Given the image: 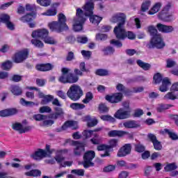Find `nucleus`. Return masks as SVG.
I'll return each instance as SVG.
<instances>
[{
  "label": "nucleus",
  "mask_w": 178,
  "mask_h": 178,
  "mask_svg": "<svg viewBox=\"0 0 178 178\" xmlns=\"http://www.w3.org/2000/svg\"><path fill=\"white\" fill-rule=\"evenodd\" d=\"M62 75L59 77L58 81L63 84H74L79 81V76L72 73V70L67 67L61 69Z\"/></svg>",
  "instance_id": "nucleus-1"
},
{
  "label": "nucleus",
  "mask_w": 178,
  "mask_h": 178,
  "mask_svg": "<svg viewBox=\"0 0 178 178\" xmlns=\"http://www.w3.org/2000/svg\"><path fill=\"white\" fill-rule=\"evenodd\" d=\"M58 22H52L49 24V27L51 31L62 33L64 30H69V26L66 24V16L63 13L58 14Z\"/></svg>",
  "instance_id": "nucleus-2"
},
{
  "label": "nucleus",
  "mask_w": 178,
  "mask_h": 178,
  "mask_svg": "<svg viewBox=\"0 0 178 178\" xmlns=\"http://www.w3.org/2000/svg\"><path fill=\"white\" fill-rule=\"evenodd\" d=\"M83 89L79 85H72L67 92V95L72 101H79L83 97Z\"/></svg>",
  "instance_id": "nucleus-3"
},
{
  "label": "nucleus",
  "mask_w": 178,
  "mask_h": 178,
  "mask_svg": "<svg viewBox=\"0 0 178 178\" xmlns=\"http://www.w3.org/2000/svg\"><path fill=\"white\" fill-rule=\"evenodd\" d=\"M165 45L166 44H165V42H163L162 36L159 34L152 37L146 47L149 49H152L154 48H157V49H162L163 48H165Z\"/></svg>",
  "instance_id": "nucleus-4"
},
{
  "label": "nucleus",
  "mask_w": 178,
  "mask_h": 178,
  "mask_svg": "<svg viewBox=\"0 0 178 178\" xmlns=\"http://www.w3.org/2000/svg\"><path fill=\"white\" fill-rule=\"evenodd\" d=\"M94 158H95V152L90 150L86 152L83 155V168L87 169L94 166V163L92 162Z\"/></svg>",
  "instance_id": "nucleus-5"
},
{
  "label": "nucleus",
  "mask_w": 178,
  "mask_h": 178,
  "mask_svg": "<svg viewBox=\"0 0 178 178\" xmlns=\"http://www.w3.org/2000/svg\"><path fill=\"white\" fill-rule=\"evenodd\" d=\"M126 14L118 13L114 14L110 19L111 23H118L117 26H124L126 24Z\"/></svg>",
  "instance_id": "nucleus-6"
},
{
  "label": "nucleus",
  "mask_w": 178,
  "mask_h": 178,
  "mask_svg": "<svg viewBox=\"0 0 178 178\" xmlns=\"http://www.w3.org/2000/svg\"><path fill=\"white\" fill-rule=\"evenodd\" d=\"M113 31L118 40H126L127 38V32H126L124 25H117L115 26Z\"/></svg>",
  "instance_id": "nucleus-7"
},
{
  "label": "nucleus",
  "mask_w": 178,
  "mask_h": 178,
  "mask_svg": "<svg viewBox=\"0 0 178 178\" xmlns=\"http://www.w3.org/2000/svg\"><path fill=\"white\" fill-rule=\"evenodd\" d=\"M131 112V110H126L123 108H120L114 114V118H115V119H119L120 120L129 119V118H130Z\"/></svg>",
  "instance_id": "nucleus-8"
},
{
  "label": "nucleus",
  "mask_w": 178,
  "mask_h": 178,
  "mask_svg": "<svg viewBox=\"0 0 178 178\" xmlns=\"http://www.w3.org/2000/svg\"><path fill=\"white\" fill-rule=\"evenodd\" d=\"M29 57V50L24 49L15 54L13 60L15 63H22Z\"/></svg>",
  "instance_id": "nucleus-9"
},
{
  "label": "nucleus",
  "mask_w": 178,
  "mask_h": 178,
  "mask_svg": "<svg viewBox=\"0 0 178 178\" xmlns=\"http://www.w3.org/2000/svg\"><path fill=\"white\" fill-rule=\"evenodd\" d=\"M31 156L35 161H41V159L44 158H49V154H48L47 151L42 149H38V150L35 151L34 153L31 155Z\"/></svg>",
  "instance_id": "nucleus-10"
},
{
  "label": "nucleus",
  "mask_w": 178,
  "mask_h": 178,
  "mask_svg": "<svg viewBox=\"0 0 178 178\" xmlns=\"http://www.w3.org/2000/svg\"><path fill=\"white\" fill-rule=\"evenodd\" d=\"M48 34H49V32L45 29H38L32 32L31 37L33 38H41V40H44L46 37H48Z\"/></svg>",
  "instance_id": "nucleus-11"
},
{
  "label": "nucleus",
  "mask_w": 178,
  "mask_h": 178,
  "mask_svg": "<svg viewBox=\"0 0 178 178\" xmlns=\"http://www.w3.org/2000/svg\"><path fill=\"white\" fill-rule=\"evenodd\" d=\"M123 94L122 92H117L112 95H106V99L111 104H118L122 101Z\"/></svg>",
  "instance_id": "nucleus-12"
},
{
  "label": "nucleus",
  "mask_w": 178,
  "mask_h": 178,
  "mask_svg": "<svg viewBox=\"0 0 178 178\" xmlns=\"http://www.w3.org/2000/svg\"><path fill=\"white\" fill-rule=\"evenodd\" d=\"M130 152H131V145L125 144L124 146L120 147L117 155L120 158H123V156H127V155L130 154Z\"/></svg>",
  "instance_id": "nucleus-13"
},
{
  "label": "nucleus",
  "mask_w": 178,
  "mask_h": 178,
  "mask_svg": "<svg viewBox=\"0 0 178 178\" xmlns=\"http://www.w3.org/2000/svg\"><path fill=\"white\" fill-rule=\"evenodd\" d=\"M72 144L75 147L74 149V155L79 156V155H81L84 152V143H80L79 141H73Z\"/></svg>",
  "instance_id": "nucleus-14"
},
{
  "label": "nucleus",
  "mask_w": 178,
  "mask_h": 178,
  "mask_svg": "<svg viewBox=\"0 0 178 178\" xmlns=\"http://www.w3.org/2000/svg\"><path fill=\"white\" fill-rule=\"evenodd\" d=\"M156 27L161 33H164L165 34H169L175 31V28L172 26L163 25L162 24H157Z\"/></svg>",
  "instance_id": "nucleus-15"
},
{
  "label": "nucleus",
  "mask_w": 178,
  "mask_h": 178,
  "mask_svg": "<svg viewBox=\"0 0 178 178\" xmlns=\"http://www.w3.org/2000/svg\"><path fill=\"white\" fill-rule=\"evenodd\" d=\"M13 129L14 130H17V131H19L20 134H23V133H27V131H30V130H31V127H23L22 124L16 123L13 126Z\"/></svg>",
  "instance_id": "nucleus-16"
},
{
  "label": "nucleus",
  "mask_w": 178,
  "mask_h": 178,
  "mask_svg": "<svg viewBox=\"0 0 178 178\" xmlns=\"http://www.w3.org/2000/svg\"><path fill=\"white\" fill-rule=\"evenodd\" d=\"M172 86V83H170V81H169V79L164 78L162 80V84L160 86L159 90L161 92H166L168 90H169V86Z\"/></svg>",
  "instance_id": "nucleus-17"
},
{
  "label": "nucleus",
  "mask_w": 178,
  "mask_h": 178,
  "mask_svg": "<svg viewBox=\"0 0 178 178\" xmlns=\"http://www.w3.org/2000/svg\"><path fill=\"white\" fill-rule=\"evenodd\" d=\"M36 69L39 72H48L54 69V65H51L50 63L47 64H38L36 65Z\"/></svg>",
  "instance_id": "nucleus-18"
},
{
  "label": "nucleus",
  "mask_w": 178,
  "mask_h": 178,
  "mask_svg": "<svg viewBox=\"0 0 178 178\" xmlns=\"http://www.w3.org/2000/svg\"><path fill=\"white\" fill-rule=\"evenodd\" d=\"M123 126L126 129H137L140 127V123L135 120H128L123 123Z\"/></svg>",
  "instance_id": "nucleus-19"
},
{
  "label": "nucleus",
  "mask_w": 178,
  "mask_h": 178,
  "mask_svg": "<svg viewBox=\"0 0 178 178\" xmlns=\"http://www.w3.org/2000/svg\"><path fill=\"white\" fill-rule=\"evenodd\" d=\"M67 127H70L72 130H76L78 129L79 126L77 125V122L76 121H67L65 124L62 126V130H66Z\"/></svg>",
  "instance_id": "nucleus-20"
},
{
  "label": "nucleus",
  "mask_w": 178,
  "mask_h": 178,
  "mask_svg": "<svg viewBox=\"0 0 178 178\" xmlns=\"http://www.w3.org/2000/svg\"><path fill=\"white\" fill-rule=\"evenodd\" d=\"M64 152H67V150L64 149V150H58L56 152V156L54 157L55 161L57 162V163H63V161H65V157L62 155Z\"/></svg>",
  "instance_id": "nucleus-21"
},
{
  "label": "nucleus",
  "mask_w": 178,
  "mask_h": 178,
  "mask_svg": "<svg viewBox=\"0 0 178 178\" xmlns=\"http://www.w3.org/2000/svg\"><path fill=\"white\" fill-rule=\"evenodd\" d=\"M10 92L13 95H16L17 97H19V95H22L23 94V89L20 88L19 86L13 85L10 88Z\"/></svg>",
  "instance_id": "nucleus-22"
},
{
  "label": "nucleus",
  "mask_w": 178,
  "mask_h": 178,
  "mask_svg": "<svg viewBox=\"0 0 178 178\" xmlns=\"http://www.w3.org/2000/svg\"><path fill=\"white\" fill-rule=\"evenodd\" d=\"M83 121L88 122V127H94L98 124V120H97L95 118L91 119V117L89 115L85 116L83 118Z\"/></svg>",
  "instance_id": "nucleus-23"
},
{
  "label": "nucleus",
  "mask_w": 178,
  "mask_h": 178,
  "mask_svg": "<svg viewBox=\"0 0 178 178\" xmlns=\"http://www.w3.org/2000/svg\"><path fill=\"white\" fill-rule=\"evenodd\" d=\"M124 134H126V131L118 130L110 131L108 134L109 137H122Z\"/></svg>",
  "instance_id": "nucleus-24"
},
{
  "label": "nucleus",
  "mask_w": 178,
  "mask_h": 178,
  "mask_svg": "<svg viewBox=\"0 0 178 178\" xmlns=\"http://www.w3.org/2000/svg\"><path fill=\"white\" fill-rule=\"evenodd\" d=\"M136 63L137 65L141 67V69H143V70H149V69H151V64L148 63H144L143 60H136Z\"/></svg>",
  "instance_id": "nucleus-25"
},
{
  "label": "nucleus",
  "mask_w": 178,
  "mask_h": 178,
  "mask_svg": "<svg viewBox=\"0 0 178 178\" xmlns=\"http://www.w3.org/2000/svg\"><path fill=\"white\" fill-rule=\"evenodd\" d=\"M19 103L23 106H30L31 108H33V106H38V103H34V102H27L26 99H24V98H21Z\"/></svg>",
  "instance_id": "nucleus-26"
},
{
  "label": "nucleus",
  "mask_w": 178,
  "mask_h": 178,
  "mask_svg": "<svg viewBox=\"0 0 178 178\" xmlns=\"http://www.w3.org/2000/svg\"><path fill=\"white\" fill-rule=\"evenodd\" d=\"M162 6V3H156L153 7L149 10V15H155V13H158L159 12V9Z\"/></svg>",
  "instance_id": "nucleus-27"
},
{
  "label": "nucleus",
  "mask_w": 178,
  "mask_h": 178,
  "mask_svg": "<svg viewBox=\"0 0 178 178\" xmlns=\"http://www.w3.org/2000/svg\"><path fill=\"white\" fill-rule=\"evenodd\" d=\"M102 51L104 53V55L108 56V55H113L115 54V48L108 46L102 49Z\"/></svg>",
  "instance_id": "nucleus-28"
},
{
  "label": "nucleus",
  "mask_w": 178,
  "mask_h": 178,
  "mask_svg": "<svg viewBox=\"0 0 178 178\" xmlns=\"http://www.w3.org/2000/svg\"><path fill=\"white\" fill-rule=\"evenodd\" d=\"M25 175L33 177H38V176H41V170H32L31 171L25 172Z\"/></svg>",
  "instance_id": "nucleus-29"
},
{
  "label": "nucleus",
  "mask_w": 178,
  "mask_h": 178,
  "mask_svg": "<svg viewBox=\"0 0 178 178\" xmlns=\"http://www.w3.org/2000/svg\"><path fill=\"white\" fill-rule=\"evenodd\" d=\"M19 20L22 22V23H30V22L33 21V14H26V15L20 17Z\"/></svg>",
  "instance_id": "nucleus-30"
},
{
  "label": "nucleus",
  "mask_w": 178,
  "mask_h": 178,
  "mask_svg": "<svg viewBox=\"0 0 178 178\" xmlns=\"http://www.w3.org/2000/svg\"><path fill=\"white\" fill-rule=\"evenodd\" d=\"M176 169H177V165H176V163H168L164 167V170L165 172H172V170H176Z\"/></svg>",
  "instance_id": "nucleus-31"
},
{
  "label": "nucleus",
  "mask_w": 178,
  "mask_h": 178,
  "mask_svg": "<svg viewBox=\"0 0 178 178\" xmlns=\"http://www.w3.org/2000/svg\"><path fill=\"white\" fill-rule=\"evenodd\" d=\"M70 106L74 111H79L80 109H84V108H86V105L80 103H72Z\"/></svg>",
  "instance_id": "nucleus-32"
},
{
  "label": "nucleus",
  "mask_w": 178,
  "mask_h": 178,
  "mask_svg": "<svg viewBox=\"0 0 178 178\" xmlns=\"http://www.w3.org/2000/svg\"><path fill=\"white\" fill-rule=\"evenodd\" d=\"M163 99L165 101H169L170 99L171 101H175V99H177V96L175 95L174 92H169L165 96L163 97Z\"/></svg>",
  "instance_id": "nucleus-33"
},
{
  "label": "nucleus",
  "mask_w": 178,
  "mask_h": 178,
  "mask_svg": "<svg viewBox=\"0 0 178 178\" xmlns=\"http://www.w3.org/2000/svg\"><path fill=\"white\" fill-rule=\"evenodd\" d=\"M116 90H118V91H119L120 92H124L126 95H129V94L127 93L130 92V90H129V89H126V87L122 83H118L116 86Z\"/></svg>",
  "instance_id": "nucleus-34"
},
{
  "label": "nucleus",
  "mask_w": 178,
  "mask_h": 178,
  "mask_svg": "<svg viewBox=\"0 0 178 178\" xmlns=\"http://www.w3.org/2000/svg\"><path fill=\"white\" fill-rule=\"evenodd\" d=\"M147 32L150 34L152 37H155V35H159L158 30L154 26H149L147 27Z\"/></svg>",
  "instance_id": "nucleus-35"
},
{
  "label": "nucleus",
  "mask_w": 178,
  "mask_h": 178,
  "mask_svg": "<svg viewBox=\"0 0 178 178\" xmlns=\"http://www.w3.org/2000/svg\"><path fill=\"white\" fill-rule=\"evenodd\" d=\"M57 13L58 11L56 10V8H51L43 13L42 15L43 16H56Z\"/></svg>",
  "instance_id": "nucleus-36"
},
{
  "label": "nucleus",
  "mask_w": 178,
  "mask_h": 178,
  "mask_svg": "<svg viewBox=\"0 0 178 178\" xmlns=\"http://www.w3.org/2000/svg\"><path fill=\"white\" fill-rule=\"evenodd\" d=\"M100 119L104 122H111V123H115V122H116V119H115V118L108 115L100 116Z\"/></svg>",
  "instance_id": "nucleus-37"
},
{
  "label": "nucleus",
  "mask_w": 178,
  "mask_h": 178,
  "mask_svg": "<svg viewBox=\"0 0 178 178\" xmlns=\"http://www.w3.org/2000/svg\"><path fill=\"white\" fill-rule=\"evenodd\" d=\"M31 44L34 45V47H36V48H44V43L40 40L33 39Z\"/></svg>",
  "instance_id": "nucleus-38"
},
{
  "label": "nucleus",
  "mask_w": 178,
  "mask_h": 178,
  "mask_svg": "<svg viewBox=\"0 0 178 178\" xmlns=\"http://www.w3.org/2000/svg\"><path fill=\"white\" fill-rule=\"evenodd\" d=\"M76 42L79 44H87L88 42V38L84 35H80L76 38Z\"/></svg>",
  "instance_id": "nucleus-39"
},
{
  "label": "nucleus",
  "mask_w": 178,
  "mask_h": 178,
  "mask_svg": "<svg viewBox=\"0 0 178 178\" xmlns=\"http://www.w3.org/2000/svg\"><path fill=\"white\" fill-rule=\"evenodd\" d=\"M3 70H10L12 69V62L7 60L1 64Z\"/></svg>",
  "instance_id": "nucleus-40"
},
{
  "label": "nucleus",
  "mask_w": 178,
  "mask_h": 178,
  "mask_svg": "<svg viewBox=\"0 0 178 178\" xmlns=\"http://www.w3.org/2000/svg\"><path fill=\"white\" fill-rule=\"evenodd\" d=\"M172 106L173 105L172 104H159L157 107V111L162 112V111L169 109V108H172Z\"/></svg>",
  "instance_id": "nucleus-41"
},
{
  "label": "nucleus",
  "mask_w": 178,
  "mask_h": 178,
  "mask_svg": "<svg viewBox=\"0 0 178 178\" xmlns=\"http://www.w3.org/2000/svg\"><path fill=\"white\" fill-rule=\"evenodd\" d=\"M149 6H151L150 1H145V2H143L141 6L142 12H147V10L149 9Z\"/></svg>",
  "instance_id": "nucleus-42"
},
{
  "label": "nucleus",
  "mask_w": 178,
  "mask_h": 178,
  "mask_svg": "<svg viewBox=\"0 0 178 178\" xmlns=\"http://www.w3.org/2000/svg\"><path fill=\"white\" fill-rule=\"evenodd\" d=\"M39 112L40 113H51V112H52V109L48 106H43L40 108Z\"/></svg>",
  "instance_id": "nucleus-43"
},
{
  "label": "nucleus",
  "mask_w": 178,
  "mask_h": 178,
  "mask_svg": "<svg viewBox=\"0 0 178 178\" xmlns=\"http://www.w3.org/2000/svg\"><path fill=\"white\" fill-rule=\"evenodd\" d=\"M153 79L154 84H159V83H161V81L163 80V77L162 76V74H161V73H157L154 74Z\"/></svg>",
  "instance_id": "nucleus-44"
},
{
  "label": "nucleus",
  "mask_w": 178,
  "mask_h": 178,
  "mask_svg": "<svg viewBox=\"0 0 178 178\" xmlns=\"http://www.w3.org/2000/svg\"><path fill=\"white\" fill-rule=\"evenodd\" d=\"M33 118L37 122H41V120H45L48 119V116L42 114H36L33 116Z\"/></svg>",
  "instance_id": "nucleus-45"
},
{
  "label": "nucleus",
  "mask_w": 178,
  "mask_h": 178,
  "mask_svg": "<svg viewBox=\"0 0 178 178\" xmlns=\"http://www.w3.org/2000/svg\"><path fill=\"white\" fill-rule=\"evenodd\" d=\"M54 99V96L52 95H45L44 97V99L42 100L41 104L42 105H47L49 102H51V101Z\"/></svg>",
  "instance_id": "nucleus-46"
},
{
  "label": "nucleus",
  "mask_w": 178,
  "mask_h": 178,
  "mask_svg": "<svg viewBox=\"0 0 178 178\" xmlns=\"http://www.w3.org/2000/svg\"><path fill=\"white\" fill-rule=\"evenodd\" d=\"M164 132H165L167 134H168L170 138L172 140H178V136L175 132H172L169 131V129H164Z\"/></svg>",
  "instance_id": "nucleus-47"
},
{
  "label": "nucleus",
  "mask_w": 178,
  "mask_h": 178,
  "mask_svg": "<svg viewBox=\"0 0 178 178\" xmlns=\"http://www.w3.org/2000/svg\"><path fill=\"white\" fill-rule=\"evenodd\" d=\"M116 169V167L113 165H108L103 168V172L105 173H109L113 172Z\"/></svg>",
  "instance_id": "nucleus-48"
},
{
  "label": "nucleus",
  "mask_w": 178,
  "mask_h": 178,
  "mask_svg": "<svg viewBox=\"0 0 178 178\" xmlns=\"http://www.w3.org/2000/svg\"><path fill=\"white\" fill-rule=\"evenodd\" d=\"M174 66H176V61L172 58H168L166 60V67L172 68L174 67Z\"/></svg>",
  "instance_id": "nucleus-49"
},
{
  "label": "nucleus",
  "mask_w": 178,
  "mask_h": 178,
  "mask_svg": "<svg viewBox=\"0 0 178 178\" xmlns=\"http://www.w3.org/2000/svg\"><path fill=\"white\" fill-rule=\"evenodd\" d=\"M84 170L83 169H75L71 170L72 175H76V176H84Z\"/></svg>",
  "instance_id": "nucleus-50"
},
{
  "label": "nucleus",
  "mask_w": 178,
  "mask_h": 178,
  "mask_svg": "<svg viewBox=\"0 0 178 178\" xmlns=\"http://www.w3.org/2000/svg\"><path fill=\"white\" fill-rule=\"evenodd\" d=\"M96 74L97 76H108L109 74V72L106 70L99 69L96 70Z\"/></svg>",
  "instance_id": "nucleus-51"
},
{
  "label": "nucleus",
  "mask_w": 178,
  "mask_h": 178,
  "mask_svg": "<svg viewBox=\"0 0 178 178\" xmlns=\"http://www.w3.org/2000/svg\"><path fill=\"white\" fill-rule=\"evenodd\" d=\"M0 20L6 24L10 22L9 20H10V17L7 14H3L0 16Z\"/></svg>",
  "instance_id": "nucleus-52"
},
{
  "label": "nucleus",
  "mask_w": 178,
  "mask_h": 178,
  "mask_svg": "<svg viewBox=\"0 0 178 178\" xmlns=\"http://www.w3.org/2000/svg\"><path fill=\"white\" fill-rule=\"evenodd\" d=\"M110 44H111V45H115L117 48H122V47H123L122 42L115 39L110 40Z\"/></svg>",
  "instance_id": "nucleus-53"
},
{
  "label": "nucleus",
  "mask_w": 178,
  "mask_h": 178,
  "mask_svg": "<svg viewBox=\"0 0 178 178\" xmlns=\"http://www.w3.org/2000/svg\"><path fill=\"white\" fill-rule=\"evenodd\" d=\"M37 2L41 6H49L51 5V0H37Z\"/></svg>",
  "instance_id": "nucleus-54"
},
{
  "label": "nucleus",
  "mask_w": 178,
  "mask_h": 178,
  "mask_svg": "<svg viewBox=\"0 0 178 178\" xmlns=\"http://www.w3.org/2000/svg\"><path fill=\"white\" fill-rule=\"evenodd\" d=\"M135 149L137 152H144L145 151V147L141 144L135 145Z\"/></svg>",
  "instance_id": "nucleus-55"
},
{
  "label": "nucleus",
  "mask_w": 178,
  "mask_h": 178,
  "mask_svg": "<svg viewBox=\"0 0 178 178\" xmlns=\"http://www.w3.org/2000/svg\"><path fill=\"white\" fill-rule=\"evenodd\" d=\"M118 139H111L109 140V145H107L108 148H115V147H118Z\"/></svg>",
  "instance_id": "nucleus-56"
},
{
  "label": "nucleus",
  "mask_w": 178,
  "mask_h": 178,
  "mask_svg": "<svg viewBox=\"0 0 178 178\" xmlns=\"http://www.w3.org/2000/svg\"><path fill=\"white\" fill-rule=\"evenodd\" d=\"M147 138L151 143H152V144H154L156 141H158L156 136H155L154 134H148Z\"/></svg>",
  "instance_id": "nucleus-57"
},
{
  "label": "nucleus",
  "mask_w": 178,
  "mask_h": 178,
  "mask_svg": "<svg viewBox=\"0 0 178 178\" xmlns=\"http://www.w3.org/2000/svg\"><path fill=\"white\" fill-rule=\"evenodd\" d=\"M44 41L45 44H56L57 42L56 40H55V39L48 36L46 37L45 39H44Z\"/></svg>",
  "instance_id": "nucleus-58"
},
{
  "label": "nucleus",
  "mask_w": 178,
  "mask_h": 178,
  "mask_svg": "<svg viewBox=\"0 0 178 178\" xmlns=\"http://www.w3.org/2000/svg\"><path fill=\"white\" fill-rule=\"evenodd\" d=\"M153 145L154 149L156 151H161V149H162V143H161V142L158 140L153 143Z\"/></svg>",
  "instance_id": "nucleus-59"
},
{
  "label": "nucleus",
  "mask_w": 178,
  "mask_h": 178,
  "mask_svg": "<svg viewBox=\"0 0 178 178\" xmlns=\"http://www.w3.org/2000/svg\"><path fill=\"white\" fill-rule=\"evenodd\" d=\"M76 42V38L73 35H69L65 38V42L68 44H74Z\"/></svg>",
  "instance_id": "nucleus-60"
},
{
  "label": "nucleus",
  "mask_w": 178,
  "mask_h": 178,
  "mask_svg": "<svg viewBox=\"0 0 178 178\" xmlns=\"http://www.w3.org/2000/svg\"><path fill=\"white\" fill-rule=\"evenodd\" d=\"M91 143L95 145H98L101 143V138L98 137V134H95L94 138L90 140Z\"/></svg>",
  "instance_id": "nucleus-61"
},
{
  "label": "nucleus",
  "mask_w": 178,
  "mask_h": 178,
  "mask_svg": "<svg viewBox=\"0 0 178 178\" xmlns=\"http://www.w3.org/2000/svg\"><path fill=\"white\" fill-rule=\"evenodd\" d=\"M93 133H94V131L85 130L83 132V136L85 137V138H90V137L92 136Z\"/></svg>",
  "instance_id": "nucleus-62"
},
{
  "label": "nucleus",
  "mask_w": 178,
  "mask_h": 178,
  "mask_svg": "<svg viewBox=\"0 0 178 178\" xmlns=\"http://www.w3.org/2000/svg\"><path fill=\"white\" fill-rule=\"evenodd\" d=\"M74 53H73V51H69L66 57V60L67 62H72V60H74Z\"/></svg>",
  "instance_id": "nucleus-63"
},
{
  "label": "nucleus",
  "mask_w": 178,
  "mask_h": 178,
  "mask_svg": "<svg viewBox=\"0 0 178 178\" xmlns=\"http://www.w3.org/2000/svg\"><path fill=\"white\" fill-rule=\"evenodd\" d=\"M99 111H100L102 113H105L109 111V108H108L106 105L102 104L99 106Z\"/></svg>",
  "instance_id": "nucleus-64"
}]
</instances>
